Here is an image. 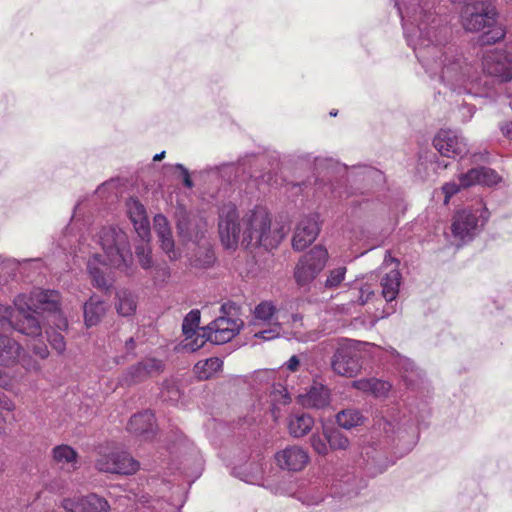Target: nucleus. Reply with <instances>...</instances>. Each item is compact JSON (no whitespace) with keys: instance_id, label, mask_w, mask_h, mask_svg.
Segmentation results:
<instances>
[{"instance_id":"nucleus-1","label":"nucleus","mask_w":512,"mask_h":512,"mask_svg":"<svg viewBox=\"0 0 512 512\" xmlns=\"http://www.w3.org/2000/svg\"><path fill=\"white\" fill-rule=\"evenodd\" d=\"M404 37L431 77H439L450 90L482 96L474 65L447 42L449 29L436 11V0H396Z\"/></svg>"},{"instance_id":"nucleus-2","label":"nucleus","mask_w":512,"mask_h":512,"mask_svg":"<svg viewBox=\"0 0 512 512\" xmlns=\"http://www.w3.org/2000/svg\"><path fill=\"white\" fill-rule=\"evenodd\" d=\"M50 312L61 322L59 328L67 323L59 313V294L54 290L34 289L29 296L19 295L14 300V308L0 305V364L9 366L20 359L21 347L7 332L16 330L24 335L36 338L41 336V326L35 315Z\"/></svg>"},{"instance_id":"nucleus-3","label":"nucleus","mask_w":512,"mask_h":512,"mask_svg":"<svg viewBox=\"0 0 512 512\" xmlns=\"http://www.w3.org/2000/svg\"><path fill=\"white\" fill-rule=\"evenodd\" d=\"M218 231L223 246L235 249L239 243L246 248L264 247L266 250L279 245L283 234L272 231L268 209L256 204L240 213L235 204L225 203L219 209Z\"/></svg>"},{"instance_id":"nucleus-4","label":"nucleus","mask_w":512,"mask_h":512,"mask_svg":"<svg viewBox=\"0 0 512 512\" xmlns=\"http://www.w3.org/2000/svg\"><path fill=\"white\" fill-rule=\"evenodd\" d=\"M97 237L105 259L102 260L100 254H93L87 262V270L95 287L108 289L111 282L106 277L107 266L128 272L132 264V253L127 234L118 226L103 227Z\"/></svg>"},{"instance_id":"nucleus-5","label":"nucleus","mask_w":512,"mask_h":512,"mask_svg":"<svg viewBox=\"0 0 512 512\" xmlns=\"http://www.w3.org/2000/svg\"><path fill=\"white\" fill-rule=\"evenodd\" d=\"M498 12L492 0L474 1L463 7L460 19L468 32H479L485 28L478 39L481 45H492L502 41L506 35L504 25L497 22Z\"/></svg>"},{"instance_id":"nucleus-6","label":"nucleus","mask_w":512,"mask_h":512,"mask_svg":"<svg viewBox=\"0 0 512 512\" xmlns=\"http://www.w3.org/2000/svg\"><path fill=\"white\" fill-rule=\"evenodd\" d=\"M489 218V212L482 204L457 212L451 225L455 239L465 243L471 241Z\"/></svg>"},{"instance_id":"nucleus-7","label":"nucleus","mask_w":512,"mask_h":512,"mask_svg":"<svg viewBox=\"0 0 512 512\" xmlns=\"http://www.w3.org/2000/svg\"><path fill=\"white\" fill-rule=\"evenodd\" d=\"M368 343H360L346 339L337 348L333 359L332 369L335 373L345 377H354L361 370L360 350L362 346H369Z\"/></svg>"},{"instance_id":"nucleus-8","label":"nucleus","mask_w":512,"mask_h":512,"mask_svg":"<svg viewBox=\"0 0 512 512\" xmlns=\"http://www.w3.org/2000/svg\"><path fill=\"white\" fill-rule=\"evenodd\" d=\"M328 259V252L323 246H315L303 255L295 267L294 277L298 285L311 283L323 270Z\"/></svg>"},{"instance_id":"nucleus-9","label":"nucleus","mask_w":512,"mask_h":512,"mask_svg":"<svg viewBox=\"0 0 512 512\" xmlns=\"http://www.w3.org/2000/svg\"><path fill=\"white\" fill-rule=\"evenodd\" d=\"M483 71L499 82L512 79V54L506 50L493 49L484 53L482 58Z\"/></svg>"},{"instance_id":"nucleus-10","label":"nucleus","mask_w":512,"mask_h":512,"mask_svg":"<svg viewBox=\"0 0 512 512\" xmlns=\"http://www.w3.org/2000/svg\"><path fill=\"white\" fill-rule=\"evenodd\" d=\"M96 468L101 472L130 475L138 470L139 463L127 452L111 451L100 454Z\"/></svg>"},{"instance_id":"nucleus-11","label":"nucleus","mask_w":512,"mask_h":512,"mask_svg":"<svg viewBox=\"0 0 512 512\" xmlns=\"http://www.w3.org/2000/svg\"><path fill=\"white\" fill-rule=\"evenodd\" d=\"M433 145L445 157H463L468 152L466 139L451 129H441L435 135Z\"/></svg>"},{"instance_id":"nucleus-12","label":"nucleus","mask_w":512,"mask_h":512,"mask_svg":"<svg viewBox=\"0 0 512 512\" xmlns=\"http://www.w3.org/2000/svg\"><path fill=\"white\" fill-rule=\"evenodd\" d=\"M320 231L319 216L311 214L303 217L296 225L292 239V246L297 251H302L312 244Z\"/></svg>"},{"instance_id":"nucleus-13","label":"nucleus","mask_w":512,"mask_h":512,"mask_svg":"<svg viewBox=\"0 0 512 512\" xmlns=\"http://www.w3.org/2000/svg\"><path fill=\"white\" fill-rule=\"evenodd\" d=\"M240 326L238 319L219 317L206 327L207 340L217 345L229 342L238 334Z\"/></svg>"},{"instance_id":"nucleus-14","label":"nucleus","mask_w":512,"mask_h":512,"mask_svg":"<svg viewBox=\"0 0 512 512\" xmlns=\"http://www.w3.org/2000/svg\"><path fill=\"white\" fill-rule=\"evenodd\" d=\"M309 460L308 452L298 445L287 446L275 454L277 466L282 470L291 472L303 470Z\"/></svg>"},{"instance_id":"nucleus-15","label":"nucleus","mask_w":512,"mask_h":512,"mask_svg":"<svg viewBox=\"0 0 512 512\" xmlns=\"http://www.w3.org/2000/svg\"><path fill=\"white\" fill-rule=\"evenodd\" d=\"M163 362L156 358H145L128 368L123 376L127 385L139 383L150 376L159 374L163 370Z\"/></svg>"},{"instance_id":"nucleus-16","label":"nucleus","mask_w":512,"mask_h":512,"mask_svg":"<svg viewBox=\"0 0 512 512\" xmlns=\"http://www.w3.org/2000/svg\"><path fill=\"white\" fill-rule=\"evenodd\" d=\"M153 225L164 253L170 260H178L181 257V253L175 249L174 239L167 218L162 214H157L154 216Z\"/></svg>"},{"instance_id":"nucleus-17","label":"nucleus","mask_w":512,"mask_h":512,"mask_svg":"<svg viewBox=\"0 0 512 512\" xmlns=\"http://www.w3.org/2000/svg\"><path fill=\"white\" fill-rule=\"evenodd\" d=\"M300 403L313 409H324L330 405V389L317 380H314L305 394L299 396Z\"/></svg>"},{"instance_id":"nucleus-18","label":"nucleus","mask_w":512,"mask_h":512,"mask_svg":"<svg viewBox=\"0 0 512 512\" xmlns=\"http://www.w3.org/2000/svg\"><path fill=\"white\" fill-rule=\"evenodd\" d=\"M126 209L135 231L144 240L150 238V223L144 205L135 198L126 202Z\"/></svg>"},{"instance_id":"nucleus-19","label":"nucleus","mask_w":512,"mask_h":512,"mask_svg":"<svg viewBox=\"0 0 512 512\" xmlns=\"http://www.w3.org/2000/svg\"><path fill=\"white\" fill-rule=\"evenodd\" d=\"M327 486V483L323 479L310 481L298 489L296 497L304 505H318L328 496Z\"/></svg>"},{"instance_id":"nucleus-20","label":"nucleus","mask_w":512,"mask_h":512,"mask_svg":"<svg viewBox=\"0 0 512 512\" xmlns=\"http://www.w3.org/2000/svg\"><path fill=\"white\" fill-rule=\"evenodd\" d=\"M459 179L464 188L476 184L492 186L502 180L501 176L495 170L488 167L472 168L468 172L461 174Z\"/></svg>"},{"instance_id":"nucleus-21","label":"nucleus","mask_w":512,"mask_h":512,"mask_svg":"<svg viewBox=\"0 0 512 512\" xmlns=\"http://www.w3.org/2000/svg\"><path fill=\"white\" fill-rule=\"evenodd\" d=\"M129 432L150 439L154 435V415L151 411H144L132 416L128 422Z\"/></svg>"},{"instance_id":"nucleus-22","label":"nucleus","mask_w":512,"mask_h":512,"mask_svg":"<svg viewBox=\"0 0 512 512\" xmlns=\"http://www.w3.org/2000/svg\"><path fill=\"white\" fill-rule=\"evenodd\" d=\"M402 275L397 267L385 272L380 279L381 294L387 302L394 301L400 291Z\"/></svg>"},{"instance_id":"nucleus-23","label":"nucleus","mask_w":512,"mask_h":512,"mask_svg":"<svg viewBox=\"0 0 512 512\" xmlns=\"http://www.w3.org/2000/svg\"><path fill=\"white\" fill-rule=\"evenodd\" d=\"M107 310V304L98 296L92 295L84 304V320L88 327L96 325Z\"/></svg>"},{"instance_id":"nucleus-24","label":"nucleus","mask_w":512,"mask_h":512,"mask_svg":"<svg viewBox=\"0 0 512 512\" xmlns=\"http://www.w3.org/2000/svg\"><path fill=\"white\" fill-rule=\"evenodd\" d=\"M314 419L305 413L291 415L288 419V431L294 438H301L311 431Z\"/></svg>"},{"instance_id":"nucleus-25","label":"nucleus","mask_w":512,"mask_h":512,"mask_svg":"<svg viewBox=\"0 0 512 512\" xmlns=\"http://www.w3.org/2000/svg\"><path fill=\"white\" fill-rule=\"evenodd\" d=\"M353 387L373 394L376 397H385L391 389V384L387 381L380 379H359L353 382Z\"/></svg>"},{"instance_id":"nucleus-26","label":"nucleus","mask_w":512,"mask_h":512,"mask_svg":"<svg viewBox=\"0 0 512 512\" xmlns=\"http://www.w3.org/2000/svg\"><path fill=\"white\" fill-rule=\"evenodd\" d=\"M52 456L54 462L61 468H76L77 452L70 446L62 444L53 448Z\"/></svg>"},{"instance_id":"nucleus-27","label":"nucleus","mask_w":512,"mask_h":512,"mask_svg":"<svg viewBox=\"0 0 512 512\" xmlns=\"http://www.w3.org/2000/svg\"><path fill=\"white\" fill-rule=\"evenodd\" d=\"M117 302L115 304L118 314L121 316H131L137 308L136 297L128 290H119L116 294Z\"/></svg>"},{"instance_id":"nucleus-28","label":"nucleus","mask_w":512,"mask_h":512,"mask_svg":"<svg viewBox=\"0 0 512 512\" xmlns=\"http://www.w3.org/2000/svg\"><path fill=\"white\" fill-rule=\"evenodd\" d=\"M223 366V361L220 358L212 357L204 361H199L194 366V373L200 380H207L211 378Z\"/></svg>"},{"instance_id":"nucleus-29","label":"nucleus","mask_w":512,"mask_h":512,"mask_svg":"<svg viewBox=\"0 0 512 512\" xmlns=\"http://www.w3.org/2000/svg\"><path fill=\"white\" fill-rule=\"evenodd\" d=\"M337 423L344 429L354 428L363 422V417L355 409H346L339 412L336 416Z\"/></svg>"},{"instance_id":"nucleus-30","label":"nucleus","mask_w":512,"mask_h":512,"mask_svg":"<svg viewBox=\"0 0 512 512\" xmlns=\"http://www.w3.org/2000/svg\"><path fill=\"white\" fill-rule=\"evenodd\" d=\"M325 435L331 450H346L349 447L348 438L338 429L325 428Z\"/></svg>"},{"instance_id":"nucleus-31","label":"nucleus","mask_w":512,"mask_h":512,"mask_svg":"<svg viewBox=\"0 0 512 512\" xmlns=\"http://www.w3.org/2000/svg\"><path fill=\"white\" fill-rule=\"evenodd\" d=\"M200 323L199 310H191L183 320L182 331L186 337V341L191 339L196 334V329Z\"/></svg>"},{"instance_id":"nucleus-32","label":"nucleus","mask_w":512,"mask_h":512,"mask_svg":"<svg viewBox=\"0 0 512 512\" xmlns=\"http://www.w3.org/2000/svg\"><path fill=\"white\" fill-rule=\"evenodd\" d=\"M152 250L149 245V238L144 239L143 242L136 246L135 254L136 258L143 269L152 268Z\"/></svg>"},{"instance_id":"nucleus-33","label":"nucleus","mask_w":512,"mask_h":512,"mask_svg":"<svg viewBox=\"0 0 512 512\" xmlns=\"http://www.w3.org/2000/svg\"><path fill=\"white\" fill-rule=\"evenodd\" d=\"M85 512H109L108 502L97 494H89L84 497Z\"/></svg>"},{"instance_id":"nucleus-34","label":"nucleus","mask_w":512,"mask_h":512,"mask_svg":"<svg viewBox=\"0 0 512 512\" xmlns=\"http://www.w3.org/2000/svg\"><path fill=\"white\" fill-rule=\"evenodd\" d=\"M263 468L261 465H249L239 472V477L246 483L258 484L262 480Z\"/></svg>"},{"instance_id":"nucleus-35","label":"nucleus","mask_w":512,"mask_h":512,"mask_svg":"<svg viewBox=\"0 0 512 512\" xmlns=\"http://www.w3.org/2000/svg\"><path fill=\"white\" fill-rule=\"evenodd\" d=\"M276 313V307L270 301H263L255 307L254 316L255 319L263 322L272 321Z\"/></svg>"},{"instance_id":"nucleus-36","label":"nucleus","mask_w":512,"mask_h":512,"mask_svg":"<svg viewBox=\"0 0 512 512\" xmlns=\"http://www.w3.org/2000/svg\"><path fill=\"white\" fill-rule=\"evenodd\" d=\"M346 272L347 269L345 266H339L330 270L324 282V287L327 289L337 288L344 280Z\"/></svg>"},{"instance_id":"nucleus-37","label":"nucleus","mask_w":512,"mask_h":512,"mask_svg":"<svg viewBox=\"0 0 512 512\" xmlns=\"http://www.w3.org/2000/svg\"><path fill=\"white\" fill-rule=\"evenodd\" d=\"M310 444L314 452L321 456H326L329 453V444L325 435V429L323 430V436L314 433L310 438Z\"/></svg>"},{"instance_id":"nucleus-38","label":"nucleus","mask_w":512,"mask_h":512,"mask_svg":"<svg viewBox=\"0 0 512 512\" xmlns=\"http://www.w3.org/2000/svg\"><path fill=\"white\" fill-rule=\"evenodd\" d=\"M400 418L398 417V413L394 410L387 412V415L383 417V421L380 424L383 430L388 433H395L400 429L399 426Z\"/></svg>"},{"instance_id":"nucleus-39","label":"nucleus","mask_w":512,"mask_h":512,"mask_svg":"<svg viewBox=\"0 0 512 512\" xmlns=\"http://www.w3.org/2000/svg\"><path fill=\"white\" fill-rule=\"evenodd\" d=\"M85 496H76L65 498L62 501V507L68 512H85Z\"/></svg>"},{"instance_id":"nucleus-40","label":"nucleus","mask_w":512,"mask_h":512,"mask_svg":"<svg viewBox=\"0 0 512 512\" xmlns=\"http://www.w3.org/2000/svg\"><path fill=\"white\" fill-rule=\"evenodd\" d=\"M15 408L13 402L4 395L0 394V411L11 412ZM6 417L0 412V433L5 432Z\"/></svg>"},{"instance_id":"nucleus-41","label":"nucleus","mask_w":512,"mask_h":512,"mask_svg":"<svg viewBox=\"0 0 512 512\" xmlns=\"http://www.w3.org/2000/svg\"><path fill=\"white\" fill-rule=\"evenodd\" d=\"M171 277V271L168 265H157L153 271V279L155 283H166Z\"/></svg>"},{"instance_id":"nucleus-42","label":"nucleus","mask_w":512,"mask_h":512,"mask_svg":"<svg viewBox=\"0 0 512 512\" xmlns=\"http://www.w3.org/2000/svg\"><path fill=\"white\" fill-rule=\"evenodd\" d=\"M202 330H203L202 334H197V336L193 340L185 343L184 348L187 351L195 352L198 349H200L201 347H203L204 344L206 343V341H208L207 337H206V334H207L206 328H203Z\"/></svg>"},{"instance_id":"nucleus-43","label":"nucleus","mask_w":512,"mask_h":512,"mask_svg":"<svg viewBox=\"0 0 512 512\" xmlns=\"http://www.w3.org/2000/svg\"><path fill=\"white\" fill-rule=\"evenodd\" d=\"M375 295V290L372 285L366 283L359 287L357 303L360 305L366 304Z\"/></svg>"},{"instance_id":"nucleus-44","label":"nucleus","mask_w":512,"mask_h":512,"mask_svg":"<svg viewBox=\"0 0 512 512\" xmlns=\"http://www.w3.org/2000/svg\"><path fill=\"white\" fill-rule=\"evenodd\" d=\"M48 341L57 352L62 353L65 350L66 344L62 334L52 332L48 335Z\"/></svg>"},{"instance_id":"nucleus-45","label":"nucleus","mask_w":512,"mask_h":512,"mask_svg":"<svg viewBox=\"0 0 512 512\" xmlns=\"http://www.w3.org/2000/svg\"><path fill=\"white\" fill-rule=\"evenodd\" d=\"M279 334H280V326H279V324H275V325H273V327H271L269 329L255 332L254 336L256 338H260L265 341H268V340L277 338L279 336Z\"/></svg>"},{"instance_id":"nucleus-46","label":"nucleus","mask_w":512,"mask_h":512,"mask_svg":"<svg viewBox=\"0 0 512 512\" xmlns=\"http://www.w3.org/2000/svg\"><path fill=\"white\" fill-rule=\"evenodd\" d=\"M214 260L215 257L213 251L209 248H205L204 258H195L192 261V265H194L195 267H209L210 265L213 264Z\"/></svg>"},{"instance_id":"nucleus-47","label":"nucleus","mask_w":512,"mask_h":512,"mask_svg":"<svg viewBox=\"0 0 512 512\" xmlns=\"http://www.w3.org/2000/svg\"><path fill=\"white\" fill-rule=\"evenodd\" d=\"M460 188H464L462 185H461V181L459 180V183H456V182H448L446 183L445 185H443L442 187V192L444 193L445 195V198H444V203L447 204L450 200V198L456 194Z\"/></svg>"},{"instance_id":"nucleus-48","label":"nucleus","mask_w":512,"mask_h":512,"mask_svg":"<svg viewBox=\"0 0 512 512\" xmlns=\"http://www.w3.org/2000/svg\"><path fill=\"white\" fill-rule=\"evenodd\" d=\"M393 355L395 354L399 359H398V365L405 371V372H410V371H413L414 369V363L408 359V358H405V357H401L394 349H392V352H391Z\"/></svg>"},{"instance_id":"nucleus-49","label":"nucleus","mask_w":512,"mask_h":512,"mask_svg":"<svg viewBox=\"0 0 512 512\" xmlns=\"http://www.w3.org/2000/svg\"><path fill=\"white\" fill-rule=\"evenodd\" d=\"M32 349L41 359H45L49 355L47 346L42 342L33 344Z\"/></svg>"},{"instance_id":"nucleus-50","label":"nucleus","mask_w":512,"mask_h":512,"mask_svg":"<svg viewBox=\"0 0 512 512\" xmlns=\"http://www.w3.org/2000/svg\"><path fill=\"white\" fill-rule=\"evenodd\" d=\"M460 112L463 116V121L467 122L473 117L475 113V106L464 104L460 107Z\"/></svg>"},{"instance_id":"nucleus-51","label":"nucleus","mask_w":512,"mask_h":512,"mask_svg":"<svg viewBox=\"0 0 512 512\" xmlns=\"http://www.w3.org/2000/svg\"><path fill=\"white\" fill-rule=\"evenodd\" d=\"M175 167L182 172L184 185L187 188H192L193 187V182H192V180L190 178L188 170L182 164H176Z\"/></svg>"},{"instance_id":"nucleus-52","label":"nucleus","mask_w":512,"mask_h":512,"mask_svg":"<svg viewBox=\"0 0 512 512\" xmlns=\"http://www.w3.org/2000/svg\"><path fill=\"white\" fill-rule=\"evenodd\" d=\"M21 363L22 366L29 371H38L40 369V365L37 362L31 361L26 357H22Z\"/></svg>"},{"instance_id":"nucleus-53","label":"nucleus","mask_w":512,"mask_h":512,"mask_svg":"<svg viewBox=\"0 0 512 512\" xmlns=\"http://www.w3.org/2000/svg\"><path fill=\"white\" fill-rule=\"evenodd\" d=\"M500 130L506 138L512 139V122L511 121H506L503 124H501Z\"/></svg>"},{"instance_id":"nucleus-54","label":"nucleus","mask_w":512,"mask_h":512,"mask_svg":"<svg viewBox=\"0 0 512 512\" xmlns=\"http://www.w3.org/2000/svg\"><path fill=\"white\" fill-rule=\"evenodd\" d=\"M300 364L299 358L296 355H293L287 362L286 366L287 369L294 372L297 370L298 366Z\"/></svg>"},{"instance_id":"nucleus-55","label":"nucleus","mask_w":512,"mask_h":512,"mask_svg":"<svg viewBox=\"0 0 512 512\" xmlns=\"http://www.w3.org/2000/svg\"><path fill=\"white\" fill-rule=\"evenodd\" d=\"M125 345H126V348L128 351H132L134 349V340L132 337H129L126 341H125Z\"/></svg>"},{"instance_id":"nucleus-56","label":"nucleus","mask_w":512,"mask_h":512,"mask_svg":"<svg viewBox=\"0 0 512 512\" xmlns=\"http://www.w3.org/2000/svg\"><path fill=\"white\" fill-rule=\"evenodd\" d=\"M112 185H113V182H112V181H110V182H105V183H103L101 186H99V187H98L97 192H98V193H102V191H103L104 189H106V188H108V187H110V186H112Z\"/></svg>"},{"instance_id":"nucleus-57","label":"nucleus","mask_w":512,"mask_h":512,"mask_svg":"<svg viewBox=\"0 0 512 512\" xmlns=\"http://www.w3.org/2000/svg\"><path fill=\"white\" fill-rule=\"evenodd\" d=\"M164 156H165V151H162L160 153L155 154L154 157H153V160L154 161H160V160H162L164 158Z\"/></svg>"},{"instance_id":"nucleus-58","label":"nucleus","mask_w":512,"mask_h":512,"mask_svg":"<svg viewBox=\"0 0 512 512\" xmlns=\"http://www.w3.org/2000/svg\"><path fill=\"white\" fill-rule=\"evenodd\" d=\"M280 394H281V397L283 398L282 403H283V404H287V403H289V401H290V397L288 396L287 392H285L284 394H282V391H281V392H280Z\"/></svg>"},{"instance_id":"nucleus-59","label":"nucleus","mask_w":512,"mask_h":512,"mask_svg":"<svg viewBox=\"0 0 512 512\" xmlns=\"http://www.w3.org/2000/svg\"><path fill=\"white\" fill-rule=\"evenodd\" d=\"M387 468V465L382 466L377 472L382 473Z\"/></svg>"},{"instance_id":"nucleus-60","label":"nucleus","mask_w":512,"mask_h":512,"mask_svg":"<svg viewBox=\"0 0 512 512\" xmlns=\"http://www.w3.org/2000/svg\"><path fill=\"white\" fill-rule=\"evenodd\" d=\"M179 230H180V233H183V225H182V223L179 224Z\"/></svg>"},{"instance_id":"nucleus-61","label":"nucleus","mask_w":512,"mask_h":512,"mask_svg":"<svg viewBox=\"0 0 512 512\" xmlns=\"http://www.w3.org/2000/svg\"><path fill=\"white\" fill-rule=\"evenodd\" d=\"M393 312H394V308H393V307H391V310H390L389 312H387L386 314H387V315H390V313H393Z\"/></svg>"},{"instance_id":"nucleus-62","label":"nucleus","mask_w":512,"mask_h":512,"mask_svg":"<svg viewBox=\"0 0 512 512\" xmlns=\"http://www.w3.org/2000/svg\"><path fill=\"white\" fill-rule=\"evenodd\" d=\"M330 115H331V116H336V115H337V112L331 111V112H330Z\"/></svg>"}]
</instances>
